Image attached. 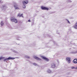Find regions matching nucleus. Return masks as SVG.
Masks as SVG:
<instances>
[{"label": "nucleus", "instance_id": "obj_1", "mask_svg": "<svg viewBox=\"0 0 77 77\" xmlns=\"http://www.w3.org/2000/svg\"><path fill=\"white\" fill-rule=\"evenodd\" d=\"M11 21L14 22L15 23H17V22H18L17 20L14 17H11Z\"/></svg>", "mask_w": 77, "mask_h": 77}, {"label": "nucleus", "instance_id": "obj_2", "mask_svg": "<svg viewBox=\"0 0 77 77\" xmlns=\"http://www.w3.org/2000/svg\"><path fill=\"white\" fill-rule=\"evenodd\" d=\"M14 59H15V58L9 57H8V58H6L5 59H4V61H5V62H6V60H13Z\"/></svg>", "mask_w": 77, "mask_h": 77}, {"label": "nucleus", "instance_id": "obj_3", "mask_svg": "<svg viewBox=\"0 0 77 77\" xmlns=\"http://www.w3.org/2000/svg\"><path fill=\"white\" fill-rule=\"evenodd\" d=\"M66 60L68 62V63H70L71 62V58L69 57H67L66 58Z\"/></svg>", "mask_w": 77, "mask_h": 77}, {"label": "nucleus", "instance_id": "obj_4", "mask_svg": "<svg viewBox=\"0 0 77 77\" xmlns=\"http://www.w3.org/2000/svg\"><path fill=\"white\" fill-rule=\"evenodd\" d=\"M14 8L15 9H19V8L18 7V5L16 3H14Z\"/></svg>", "mask_w": 77, "mask_h": 77}, {"label": "nucleus", "instance_id": "obj_5", "mask_svg": "<svg viewBox=\"0 0 77 77\" xmlns=\"http://www.w3.org/2000/svg\"><path fill=\"white\" fill-rule=\"evenodd\" d=\"M42 57L43 59H44V60H45L46 61H47V62L49 61V59L45 57H44L43 56H42Z\"/></svg>", "mask_w": 77, "mask_h": 77}, {"label": "nucleus", "instance_id": "obj_6", "mask_svg": "<svg viewBox=\"0 0 77 77\" xmlns=\"http://www.w3.org/2000/svg\"><path fill=\"white\" fill-rule=\"evenodd\" d=\"M22 3L23 5H26V4H27V3H28V1L26 0L25 1H23Z\"/></svg>", "mask_w": 77, "mask_h": 77}, {"label": "nucleus", "instance_id": "obj_7", "mask_svg": "<svg viewBox=\"0 0 77 77\" xmlns=\"http://www.w3.org/2000/svg\"><path fill=\"white\" fill-rule=\"evenodd\" d=\"M41 9L42 10H48V9L47 8L43 7H41Z\"/></svg>", "mask_w": 77, "mask_h": 77}, {"label": "nucleus", "instance_id": "obj_8", "mask_svg": "<svg viewBox=\"0 0 77 77\" xmlns=\"http://www.w3.org/2000/svg\"><path fill=\"white\" fill-rule=\"evenodd\" d=\"M74 28L75 29H77V22L75 23V24L73 26Z\"/></svg>", "mask_w": 77, "mask_h": 77}, {"label": "nucleus", "instance_id": "obj_9", "mask_svg": "<svg viewBox=\"0 0 77 77\" xmlns=\"http://www.w3.org/2000/svg\"><path fill=\"white\" fill-rule=\"evenodd\" d=\"M51 67L53 68H55V67H56V65H55V64L54 63L52 64L51 65Z\"/></svg>", "mask_w": 77, "mask_h": 77}, {"label": "nucleus", "instance_id": "obj_10", "mask_svg": "<svg viewBox=\"0 0 77 77\" xmlns=\"http://www.w3.org/2000/svg\"><path fill=\"white\" fill-rule=\"evenodd\" d=\"M34 59H36L37 60H41V59L36 57V56H34Z\"/></svg>", "mask_w": 77, "mask_h": 77}, {"label": "nucleus", "instance_id": "obj_11", "mask_svg": "<svg viewBox=\"0 0 77 77\" xmlns=\"http://www.w3.org/2000/svg\"><path fill=\"white\" fill-rule=\"evenodd\" d=\"M73 63H77V59H75L74 60Z\"/></svg>", "mask_w": 77, "mask_h": 77}, {"label": "nucleus", "instance_id": "obj_12", "mask_svg": "<svg viewBox=\"0 0 77 77\" xmlns=\"http://www.w3.org/2000/svg\"><path fill=\"white\" fill-rule=\"evenodd\" d=\"M18 17H22L23 18V14H19L17 15Z\"/></svg>", "mask_w": 77, "mask_h": 77}, {"label": "nucleus", "instance_id": "obj_13", "mask_svg": "<svg viewBox=\"0 0 77 77\" xmlns=\"http://www.w3.org/2000/svg\"><path fill=\"white\" fill-rule=\"evenodd\" d=\"M47 72L48 73H51V71L49 69L47 71Z\"/></svg>", "mask_w": 77, "mask_h": 77}, {"label": "nucleus", "instance_id": "obj_14", "mask_svg": "<svg viewBox=\"0 0 77 77\" xmlns=\"http://www.w3.org/2000/svg\"><path fill=\"white\" fill-rule=\"evenodd\" d=\"M33 64L34 65V66H38V64L35 63H33Z\"/></svg>", "mask_w": 77, "mask_h": 77}, {"label": "nucleus", "instance_id": "obj_15", "mask_svg": "<svg viewBox=\"0 0 77 77\" xmlns=\"http://www.w3.org/2000/svg\"><path fill=\"white\" fill-rule=\"evenodd\" d=\"M1 25L2 26H3V25H4V24H3V21H1Z\"/></svg>", "mask_w": 77, "mask_h": 77}, {"label": "nucleus", "instance_id": "obj_16", "mask_svg": "<svg viewBox=\"0 0 77 77\" xmlns=\"http://www.w3.org/2000/svg\"><path fill=\"white\" fill-rule=\"evenodd\" d=\"M5 58V57H0V60H2V59H4Z\"/></svg>", "mask_w": 77, "mask_h": 77}, {"label": "nucleus", "instance_id": "obj_17", "mask_svg": "<svg viewBox=\"0 0 77 77\" xmlns=\"http://www.w3.org/2000/svg\"><path fill=\"white\" fill-rule=\"evenodd\" d=\"M25 57H26V58H28V59H29V58H30V57L28 56H25Z\"/></svg>", "mask_w": 77, "mask_h": 77}, {"label": "nucleus", "instance_id": "obj_18", "mask_svg": "<svg viewBox=\"0 0 77 77\" xmlns=\"http://www.w3.org/2000/svg\"><path fill=\"white\" fill-rule=\"evenodd\" d=\"M23 8H26V5H23Z\"/></svg>", "mask_w": 77, "mask_h": 77}, {"label": "nucleus", "instance_id": "obj_19", "mask_svg": "<svg viewBox=\"0 0 77 77\" xmlns=\"http://www.w3.org/2000/svg\"><path fill=\"white\" fill-rule=\"evenodd\" d=\"M71 69H74V68H75V67H74L72 66L71 67Z\"/></svg>", "mask_w": 77, "mask_h": 77}, {"label": "nucleus", "instance_id": "obj_20", "mask_svg": "<svg viewBox=\"0 0 77 77\" xmlns=\"http://www.w3.org/2000/svg\"><path fill=\"white\" fill-rule=\"evenodd\" d=\"M2 8H3L4 9H5V8H6V6H3Z\"/></svg>", "mask_w": 77, "mask_h": 77}, {"label": "nucleus", "instance_id": "obj_21", "mask_svg": "<svg viewBox=\"0 0 77 77\" xmlns=\"http://www.w3.org/2000/svg\"><path fill=\"white\" fill-rule=\"evenodd\" d=\"M67 21L68 22V23H69V24L70 23V22H69V20H67Z\"/></svg>", "mask_w": 77, "mask_h": 77}, {"label": "nucleus", "instance_id": "obj_22", "mask_svg": "<svg viewBox=\"0 0 77 77\" xmlns=\"http://www.w3.org/2000/svg\"><path fill=\"white\" fill-rule=\"evenodd\" d=\"M2 3V1H0V3Z\"/></svg>", "mask_w": 77, "mask_h": 77}, {"label": "nucleus", "instance_id": "obj_23", "mask_svg": "<svg viewBox=\"0 0 77 77\" xmlns=\"http://www.w3.org/2000/svg\"><path fill=\"white\" fill-rule=\"evenodd\" d=\"M69 3H71V2H72L71 1H69Z\"/></svg>", "mask_w": 77, "mask_h": 77}, {"label": "nucleus", "instance_id": "obj_24", "mask_svg": "<svg viewBox=\"0 0 77 77\" xmlns=\"http://www.w3.org/2000/svg\"><path fill=\"white\" fill-rule=\"evenodd\" d=\"M28 22H30V20H28Z\"/></svg>", "mask_w": 77, "mask_h": 77}, {"label": "nucleus", "instance_id": "obj_25", "mask_svg": "<svg viewBox=\"0 0 77 77\" xmlns=\"http://www.w3.org/2000/svg\"><path fill=\"white\" fill-rule=\"evenodd\" d=\"M76 53V52H74L73 53Z\"/></svg>", "mask_w": 77, "mask_h": 77}, {"label": "nucleus", "instance_id": "obj_26", "mask_svg": "<svg viewBox=\"0 0 77 77\" xmlns=\"http://www.w3.org/2000/svg\"><path fill=\"white\" fill-rule=\"evenodd\" d=\"M75 69H77V68H75Z\"/></svg>", "mask_w": 77, "mask_h": 77}]
</instances>
